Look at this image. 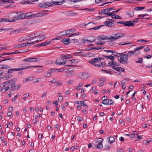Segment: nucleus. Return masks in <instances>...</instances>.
<instances>
[{"instance_id":"nucleus-1","label":"nucleus","mask_w":152,"mask_h":152,"mask_svg":"<svg viewBox=\"0 0 152 152\" xmlns=\"http://www.w3.org/2000/svg\"><path fill=\"white\" fill-rule=\"evenodd\" d=\"M114 36H111L110 37H108L107 39L109 41H112L117 40V39L122 37L125 35L124 33H118L114 34Z\"/></svg>"},{"instance_id":"nucleus-2","label":"nucleus","mask_w":152,"mask_h":152,"mask_svg":"<svg viewBox=\"0 0 152 152\" xmlns=\"http://www.w3.org/2000/svg\"><path fill=\"white\" fill-rule=\"evenodd\" d=\"M103 59V58L100 57L95 58L91 60L89 62L95 66L101 67V66H100L99 63L97 64L96 63Z\"/></svg>"},{"instance_id":"nucleus-3","label":"nucleus","mask_w":152,"mask_h":152,"mask_svg":"<svg viewBox=\"0 0 152 152\" xmlns=\"http://www.w3.org/2000/svg\"><path fill=\"white\" fill-rule=\"evenodd\" d=\"M120 57V58L118 59V61L120 63L123 64L128 63V57L126 54H121Z\"/></svg>"},{"instance_id":"nucleus-4","label":"nucleus","mask_w":152,"mask_h":152,"mask_svg":"<svg viewBox=\"0 0 152 152\" xmlns=\"http://www.w3.org/2000/svg\"><path fill=\"white\" fill-rule=\"evenodd\" d=\"M39 36L38 35L37 33L32 34H30L29 36H27L26 39L28 41L30 42H32L31 41Z\"/></svg>"},{"instance_id":"nucleus-5","label":"nucleus","mask_w":152,"mask_h":152,"mask_svg":"<svg viewBox=\"0 0 152 152\" xmlns=\"http://www.w3.org/2000/svg\"><path fill=\"white\" fill-rule=\"evenodd\" d=\"M66 62V60L64 59L63 57L61 55L60 58L56 59V64L57 65H64Z\"/></svg>"},{"instance_id":"nucleus-6","label":"nucleus","mask_w":152,"mask_h":152,"mask_svg":"<svg viewBox=\"0 0 152 152\" xmlns=\"http://www.w3.org/2000/svg\"><path fill=\"white\" fill-rule=\"evenodd\" d=\"M34 44V42H26L25 43H22L17 45L16 47L18 48H20L26 46H29Z\"/></svg>"},{"instance_id":"nucleus-7","label":"nucleus","mask_w":152,"mask_h":152,"mask_svg":"<svg viewBox=\"0 0 152 152\" xmlns=\"http://www.w3.org/2000/svg\"><path fill=\"white\" fill-rule=\"evenodd\" d=\"M79 78L82 80H86L89 77L88 74L87 72H82L78 74Z\"/></svg>"},{"instance_id":"nucleus-8","label":"nucleus","mask_w":152,"mask_h":152,"mask_svg":"<svg viewBox=\"0 0 152 152\" xmlns=\"http://www.w3.org/2000/svg\"><path fill=\"white\" fill-rule=\"evenodd\" d=\"M49 2H48L39 3L38 4V6L41 8H45L51 7V4H49Z\"/></svg>"},{"instance_id":"nucleus-9","label":"nucleus","mask_w":152,"mask_h":152,"mask_svg":"<svg viewBox=\"0 0 152 152\" xmlns=\"http://www.w3.org/2000/svg\"><path fill=\"white\" fill-rule=\"evenodd\" d=\"M23 61L26 62H35L39 61L40 59L39 58H33L25 59Z\"/></svg>"},{"instance_id":"nucleus-10","label":"nucleus","mask_w":152,"mask_h":152,"mask_svg":"<svg viewBox=\"0 0 152 152\" xmlns=\"http://www.w3.org/2000/svg\"><path fill=\"white\" fill-rule=\"evenodd\" d=\"M17 13L19 15H18V16L15 17L14 18V19L17 20L26 18V16L25 14H21V12H17Z\"/></svg>"},{"instance_id":"nucleus-11","label":"nucleus","mask_w":152,"mask_h":152,"mask_svg":"<svg viewBox=\"0 0 152 152\" xmlns=\"http://www.w3.org/2000/svg\"><path fill=\"white\" fill-rule=\"evenodd\" d=\"M108 65L112 67L113 69H115V68H117V67H118V66L120 65V64L115 61H110L108 63Z\"/></svg>"},{"instance_id":"nucleus-12","label":"nucleus","mask_w":152,"mask_h":152,"mask_svg":"<svg viewBox=\"0 0 152 152\" xmlns=\"http://www.w3.org/2000/svg\"><path fill=\"white\" fill-rule=\"evenodd\" d=\"M114 7L107 8L105 9H104L105 10L106 15L109 16H112L111 12H109L110 11L112 10H115Z\"/></svg>"},{"instance_id":"nucleus-13","label":"nucleus","mask_w":152,"mask_h":152,"mask_svg":"<svg viewBox=\"0 0 152 152\" xmlns=\"http://www.w3.org/2000/svg\"><path fill=\"white\" fill-rule=\"evenodd\" d=\"M15 21V19H9L8 18H0V23L3 22H14Z\"/></svg>"},{"instance_id":"nucleus-14","label":"nucleus","mask_w":152,"mask_h":152,"mask_svg":"<svg viewBox=\"0 0 152 152\" xmlns=\"http://www.w3.org/2000/svg\"><path fill=\"white\" fill-rule=\"evenodd\" d=\"M27 69L26 68H25V67L23 68H21L18 69H9L8 70V72H10V73H11L13 72V71H20L23 70H25Z\"/></svg>"},{"instance_id":"nucleus-15","label":"nucleus","mask_w":152,"mask_h":152,"mask_svg":"<svg viewBox=\"0 0 152 152\" xmlns=\"http://www.w3.org/2000/svg\"><path fill=\"white\" fill-rule=\"evenodd\" d=\"M15 79L13 78L12 79L9 80L5 81L3 83V87H4L5 86H9L10 85V83L13 82L15 80Z\"/></svg>"},{"instance_id":"nucleus-16","label":"nucleus","mask_w":152,"mask_h":152,"mask_svg":"<svg viewBox=\"0 0 152 152\" xmlns=\"http://www.w3.org/2000/svg\"><path fill=\"white\" fill-rule=\"evenodd\" d=\"M124 26H133L134 25L133 22L131 21H126L125 22H124Z\"/></svg>"},{"instance_id":"nucleus-17","label":"nucleus","mask_w":152,"mask_h":152,"mask_svg":"<svg viewBox=\"0 0 152 152\" xmlns=\"http://www.w3.org/2000/svg\"><path fill=\"white\" fill-rule=\"evenodd\" d=\"M105 26L108 27H112L115 26V24L113 23L110 22L109 21H106L104 23Z\"/></svg>"},{"instance_id":"nucleus-18","label":"nucleus","mask_w":152,"mask_h":152,"mask_svg":"<svg viewBox=\"0 0 152 152\" xmlns=\"http://www.w3.org/2000/svg\"><path fill=\"white\" fill-rule=\"evenodd\" d=\"M61 42L64 44L66 45L69 44L71 42V41L70 39L69 38H64L62 40Z\"/></svg>"},{"instance_id":"nucleus-19","label":"nucleus","mask_w":152,"mask_h":152,"mask_svg":"<svg viewBox=\"0 0 152 152\" xmlns=\"http://www.w3.org/2000/svg\"><path fill=\"white\" fill-rule=\"evenodd\" d=\"M89 42H92L96 41V38L94 36H89L88 37Z\"/></svg>"},{"instance_id":"nucleus-20","label":"nucleus","mask_w":152,"mask_h":152,"mask_svg":"<svg viewBox=\"0 0 152 152\" xmlns=\"http://www.w3.org/2000/svg\"><path fill=\"white\" fill-rule=\"evenodd\" d=\"M52 43V41H50L39 43V47H41L42 46H45Z\"/></svg>"},{"instance_id":"nucleus-21","label":"nucleus","mask_w":152,"mask_h":152,"mask_svg":"<svg viewBox=\"0 0 152 152\" xmlns=\"http://www.w3.org/2000/svg\"><path fill=\"white\" fill-rule=\"evenodd\" d=\"M102 56L103 57H104L105 58L110 59L112 61H113L115 59L114 57L113 56L111 55L107 56L104 55H102Z\"/></svg>"},{"instance_id":"nucleus-22","label":"nucleus","mask_w":152,"mask_h":152,"mask_svg":"<svg viewBox=\"0 0 152 152\" xmlns=\"http://www.w3.org/2000/svg\"><path fill=\"white\" fill-rule=\"evenodd\" d=\"M126 14L129 17H132L134 15V11L132 10H128L126 12Z\"/></svg>"},{"instance_id":"nucleus-23","label":"nucleus","mask_w":152,"mask_h":152,"mask_svg":"<svg viewBox=\"0 0 152 152\" xmlns=\"http://www.w3.org/2000/svg\"><path fill=\"white\" fill-rule=\"evenodd\" d=\"M114 69L119 72H125L124 69L120 67H117V68H115Z\"/></svg>"},{"instance_id":"nucleus-24","label":"nucleus","mask_w":152,"mask_h":152,"mask_svg":"<svg viewBox=\"0 0 152 152\" xmlns=\"http://www.w3.org/2000/svg\"><path fill=\"white\" fill-rule=\"evenodd\" d=\"M108 38V36H101L98 37L97 38V39L98 40H105L107 39Z\"/></svg>"},{"instance_id":"nucleus-25","label":"nucleus","mask_w":152,"mask_h":152,"mask_svg":"<svg viewBox=\"0 0 152 152\" xmlns=\"http://www.w3.org/2000/svg\"><path fill=\"white\" fill-rule=\"evenodd\" d=\"M33 15L32 12H28L25 14L26 18H30L34 17Z\"/></svg>"},{"instance_id":"nucleus-26","label":"nucleus","mask_w":152,"mask_h":152,"mask_svg":"<svg viewBox=\"0 0 152 152\" xmlns=\"http://www.w3.org/2000/svg\"><path fill=\"white\" fill-rule=\"evenodd\" d=\"M10 86H9L11 89L10 90V92L12 93L14 90V88L15 86V83H13L12 84H10Z\"/></svg>"},{"instance_id":"nucleus-27","label":"nucleus","mask_w":152,"mask_h":152,"mask_svg":"<svg viewBox=\"0 0 152 152\" xmlns=\"http://www.w3.org/2000/svg\"><path fill=\"white\" fill-rule=\"evenodd\" d=\"M61 55L63 57L64 59L65 60H66V59L71 58H72V56L69 55H66L64 54H62Z\"/></svg>"},{"instance_id":"nucleus-28","label":"nucleus","mask_w":152,"mask_h":152,"mask_svg":"<svg viewBox=\"0 0 152 152\" xmlns=\"http://www.w3.org/2000/svg\"><path fill=\"white\" fill-rule=\"evenodd\" d=\"M66 14L68 16H74L77 14V13L74 12L67 11Z\"/></svg>"},{"instance_id":"nucleus-29","label":"nucleus","mask_w":152,"mask_h":152,"mask_svg":"<svg viewBox=\"0 0 152 152\" xmlns=\"http://www.w3.org/2000/svg\"><path fill=\"white\" fill-rule=\"evenodd\" d=\"M78 55L80 56H82L83 57H85L86 56L87 53H85L84 51L79 52L77 53Z\"/></svg>"},{"instance_id":"nucleus-30","label":"nucleus","mask_w":152,"mask_h":152,"mask_svg":"<svg viewBox=\"0 0 152 152\" xmlns=\"http://www.w3.org/2000/svg\"><path fill=\"white\" fill-rule=\"evenodd\" d=\"M136 51H135V49L134 50L130 51L128 52L127 54L126 55L128 57H130L132 56L134 53L136 52Z\"/></svg>"},{"instance_id":"nucleus-31","label":"nucleus","mask_w":152,"mask_h":152,"mask_svg":"<svg viewBox=\"0 0 152 152\" xmlns=\"http://www.w3.org/2000/svg\"><path fill=\"white\" fill-rule=\"evenodd\" d=\"M109 138L108 142L110 144L113 143L115 141V138L113 137H110L108 138Z\"/></svg>"},{"instance_id":"nucleus-32","label":"nucleus","mask_w":152,"mask_h":152,"mask_svg":"<svg viewBox=\"0 0 152 152\" xmlns=\"http://www.w3.org/2000/svg\"><path fill=\"white\" fill-rule=\"evenodd\" d=\"M49 4H51V6H52L53 5H60V4H59V2L58 1H51V2H49Z\"/></svg>"},{"instance_id":"nucleus-33","label":"nucleus","mask_w":152,"mask_h":152,"mask_svg":"<svg viewBox=\"0 0 152 152\" xmlns=\"http://www.w3.org/2000/svg\"><path fill=\"white\" fill-rule=\"evenodd\" d=\"M1 1L6 4H7V3H14V2L11 0H1Z\"/></svg>"},{"instance_id":"nucleus-34","label":"nucleus","mask_w":152,"mask_h":152,"mask_svg":"<svg viewBox=\"0 0 152 152\" xmlns=\"http://www.w3.org/2000/svg\"><path fill=\"white\" fill-rule=\"evenodd\" d=\"M101 71L104 73L107 74H109L111 75L112 74V72L111 71H108L106 70H104L103 69H101Z\"/></svg>"},{"instance_id":"nucleus-35","label":"nucleus","mask_w":152,"mask_h":152,"mask_svg":"<svg viewBox=\"0 0 152 152\" xmlns=\"http://www.w3.org/2000/svg\"><path fill=\"white\" fill-rule=\"evenodd\" d=\"M104 47H102L101 46H99L97 47H94L91 48V49L92 50H100L102 49H104Z\"/></svg>"},{"instance_id":"nucleus-36","label":"nucleus","mask_w":152,"mask_h":152,"mask_svg":"<svg viewBox=\"0 0 152 152\" xmlns=\"http://www.w3.org/2000/svg\"><path fill=\"white\" fill-rule=\"evenodd\" d=\"M80 105L82 106H83L85 108H87L88 107V106L86 104L82 102V101H81L80 102Z\"/></svg>"},{"instance_id":"nucleus-37","label":"nucleus","mask_w":152,"mask_h":152,"mask_svg":"<svg viewBox=\"0 0 152 152\" xmlns=\"http://www.w3.org/2000/svg\"><path fill=\"white\" fill-rule=\"evenodd\" d=\"M12 29V28H0V32L1 31H7L11 30Z\"/></svg>"},{"instance_id":"nucleus-38","label":"nucleus","mask_w":152,"mask_h":152,"mask_svg":"<svg viewBox=\"0 0 152 152\" xmlns=\"http://www.w3.org/2000/svg\"><path fill=\"white\" fill-rule=\"evenodd\" d=\"M15 59L13 58H4V59H0V63H1V62H2V61H7V60H14Z\"/></svg>"},{"instance_id":"nucleus-39","label":"nucleus","mask_w":152,"mask_h":152,"mask_svg":"<svg viewBox=\"0 0 152 152\" xmlns=\"http://www.w3.org/2000/svg\"><path fill=\"white\" fill-rule=\"evenodd\" d=\"M96 147L98 148L101 149L103 148V146L102 143H98L96 145Z\"/></svg>"},{"instance_id":"nucleus-40","label":"nucleus","mask_w":152,"mask_h":152,"mask_svg":"<svg viewBox=\"0 0 152 152\" xmlns=\"http://www.w3.org/2000/svg\"><path fill=\"white\" fill-rule=\"evenodd\" d=\"M42 16V13H37L35 14H34L33 17L34 18H36L37 17H40Z\"/></svg>"},{"instance_id":"nucleus-41","label":"nucleus","mask_w":152,"mask_h":152,"mask_svg":"<svg viewBox=\"0 0 152 152\" xmlns=\"http://www.w3.org/2000/svg\"><path fill=\"white\" fill-rule=\"evenodd\" d=\"M82 44H84L86 42H89V41L88 39H85L84 38H83L82 39Z\"/></svg>"},{"instance_id":"nucleus-42","label":"nucleus","mask_w":152,"mask_h":152,"mask_svg":"<svg viewBox=\"0 0 152 152\" xmlns=\"http://www.w3.org/2000/svg\"><path fill=\"white\" fill-rule=\"evenodd\" d=\"M108 99H107L105 100H103V101L102 102V103L105 105H109L108 102Z\"/></svg>"},{"instance_id":"nucleus-43","label":"nucleus","mask_w":152,"mask_h":152,"mask_svg":"<svg viewBox=\"0 0 152 152\" xmlns=\"http://www.w3.org/2000/svg\"><path fill=\"white\" fill-rule=\"evenodd\" d=\"M42 67V66H28L26 67L25 68H26L27 69H29L30 68H32V67Z\"/></svg>"},{"instance_id":"nucleus-44","label":"nucleus","mask_w":152,"mask_h":152,"mask_svg":"<svg viewBox=\"0 0 152 152\" xmlns=\"http://www.w3.org/2000/svg\"><path fill=\"white\" fill-rule=\"evenodd\" d=\"M11 67L7 65H6L5 64H3L1 66V68H2V69H7Z\"/></svg>"},{"instance_id":"nucleus-45","label":"nucleus","mask_w":152,"mask_h":152,"mask_svg":"<svg viewBox=\"0 0 152 152\" xmlns=\"http://www.w3.org/2000/svg\"><path fill=\"white\" fill-rule=\"evenodd\" d=\"M51 76V74L48 71L47 72L45 73L43 75V76L45 77H49Z\"/></svg>"},{"instance_id":"nucleus-46","label":"nucleus","mask_w":152,"mask_h":152,"mask_svg":"<svg viewBox=\"0 0 152 152\" xmlns=\"http://www.w3.org/2000/svg\"><path fill=\"white\" fill-rule=\"evenodd\" d=\"M116 53H113L114 54H113V55L115 57H120L121 56V54H122L123 53H117V52H116Z\"/></svg>"},{"instance_id":"nucleus-47","label":"nucleus","mask_w":152,"mask_h":152,"mask_svg":"<svg viewBox=\"0 0 152 152\" xmlns=\"http://www.w3.org/2000/svg\"><path fill=\"white\" fill-rule=\"evenodd\" d=\"M145 7H135L134 9L135 10H140L144 9Z\"/></svg>"},{"instance_id":"nucleus-48","label":"nucleus","mask_w":152,"mask_h":152,"mask_svg":"<svg viewBox=\"0 0 152 152\" xmlns=\"http://www.w3.org/2000/svg\"><path fill=\"white\" fill-rule=\"evenodd\" d=\"M112 16H115V17H113V18L117 19H121L122 18L118 15H112Z\"/></svg>"},{"instance_id":"nucleus-49","label":"nucleus","mask_w":152,"mask_h":152,"mask_svg":"<svg viewBox=\"0 0 152 152\" xmlns=\"http://www.w3.org/2000/svg\"><path fill=\"white\" fill-rule=\"evenodd\" d=\"M110 148V145H106L104 146V150L108 151Z\"/></svg>"},{"instance_id":"nucleus-50","label":"nucleus","mask_w":152,"mask_h":152,"mask_svg":"<svg viewBox=\"0 0 152 152\" xmlns=\"http://www.w3.org/2000/svg\"><path fill=\"white\" fill-rule=\"evenodd\" d=\"M109 105H113L114 104V101L111 99H108V100Z\"/></svg>"},{"instance_id":"nucleus-51","label":"nucleus","mask_w":152,"mask_h":152,"mask_svg":"<svg viewBox=\"0 0 152 152\" xmlns=\"http://www.w3.org/2000/svg\"><path fill=\"white\" fill-rule=\"evenodd\" d=\"M56 86H59L60 85H62V83L61 81H56Z\"/></svg>"},{"instance_id":"nucleus-52","label":"nucleus","mask_w":152,"mask_h":152,"mask_svg":"<svg viewBox=\"0 0 152 152\" xmlns=\"http://www.w3.org/2000/svg\"><path fill=\"white\" fill-rule=\"evenodd\" d=\"M131 44V43L130 42H127L126 43L124 42H121L119 43V45H129Z\"/></svg>"},{"instance_id":"nucleus-53","label":"nucleus","mask_w":152,"mask_h":152,"mask_svg":"<svg viewBox=\"0 0 152 152\" xmlns=\"http://www.w3.org/2000/svg\"><path fill=\"white\" fill-rule=\"evenodd\" d=\"M19 32V30H14L12 31H11L10 32V34H17Z\"/></svg>"},{"instance_id":"nucleus-54","label":"nucleus","mask_w":152,"mask_h":152,"mask_svg":"<svg viewBox=\"0 0 152 152\" xmlns=\"http://www.w3.org/2000/svg\"><path fill=\"white\" fill-rule=\"evenodd\" d=\"M145 47V46H141L140 47H137L136 48H135V51H137L141 49H142L143 48H144Z\"/></svg>"},{"instance_id":"nucleus-55","label":"nucleus","mask_w":152,"mask_h":152,"mask_svg":"<svg viewBox=\"0 0 152 152\" xmlns=\"http://www.w3.org/2000/svg\"><path fill=\"white\" fill-rule=\"evenodd\" d=\"M122 9V8H121L116 11H113V12H111L112 14L113 15H115V14L117 13L118 12H119V11Z\"/></svg>"},{"instance_id":"nucleus-56","label":"nucleus","mask_w":152,"mask_h":152,"mask_svg":"<svg viewBox=\"0 0 152 152\" xmlns=\"http://www.w3.org/2000/svg\"><path fill=\"white\" fill-rule=\"evenodd\" d=\"M104 51L107 53H111L112 55L114 54L113 53H116V52L113 50H104Z\"/></svg>"},{"instance_id":"nucleus-57","label":"nucleus","mask_w":152,"mask_h":152,"mask_svg":"<svg viewBox=\"0 0 152 152\" xmlns=\"http://www.w3.org/2000/svg\"><path fill=\"white\" fill-rule=\"evenodd\" d=\"M143 61V59L142 58H140L137 61H136L135 62L137 63H142Z\"/></svg>"},{"instance_id":"nucleus-58","label":"nucleus","mask_w":152,"mask_h":152,"mask_svg":"<svg viewBox=\"0 0 152 152\" xmlns=\"http://www.w3.org/2000/svg\"><path fill=\"white\" fill-rule=\"evenodd\" d=\"M91 23H93L94 24H95V23H93V22H90L87 24L85 23L84 24H82L81 25L83 28H85L88 25Z\"/></svg>"},{"instance_id":"nucleus-59","label":"nucleus","mask_w":152,"mask_h":152,"mask_svg":"<svg viewBox=\"0 0 152 152\" xmlns=\"http://www.w3.org/2000/svg\"><path fill=\"white\" fill-rule=\"evenodd\" d=\"M69 30H65V31H61V32L60 33V34H61L62 33H64V32L66 34V35H68L69 34L70 32H69Z\"/></svg>"},{"instance_id":"nucleus-60","label":"nucleus","mask_w":152,"mask_h":152,"mask_svg":"<svg viewBox=\"0 0 152 152\" xmlns=\"http://www.w3.org/2000/svg\"><path fill=\"white\" fill-rule=\"evenodd\" d=\"M106 1H107V0H95V2L96 3L98 4L101 2H104Z\"/></svg>"},{"instance_id":"nucleus-61","label":"nucleus","mask_w":152,"mask_h":152,"mask_svg":"<svg viewBox=\"0 0 152 152\" xmlns=\"http://www.w3.org/2000/svg\"><path fill=\"white\" fill-rule=\"evenodd\" d=\"M71 42H72L75 43H77L79 42V41L77 39H73L71 40Z\"/></svg>"},{"instance_id":"nucleus-62","label":"nucleus","mask_w":152,"mask_h":152,"mask_svg":"<svg viewBox=\"0 0 152 152\" xmlns=\"http://www.w3.org/2000/svg\"><path fill=\"white\" fill-rule=\"evenodd\" d=\"M41 80V78L40 77H39L37 78H36L35 79L34 82V83H38Z\"/></svg>"},{"instance_id":"nucleus-63","label":"nucleus","mask_w":152,"mask_h":152,"mask_svg":"<svg viewBox=\"0 0 152 152\" xmlns=\"http://www.w3.org/2000/svg\"><path fill=\"white\" fill-rule=\"evenodd\" d=\"M43 71V69H38L36 71V73H39L42 72Z\"/></svg>"},{"instance_id":"nucleus-64","label":"nucleus","mask_w":152,"mask_h":152,"mask_svg":"<svg viewBox=\"0 0 152 152\" xmlns=\"http://www.w3.org/2000/svg\"><path fill=\"white\" fill-rule=\"evenodd\" d=\"M98 140L96 142L97 143H102V142H103V139H102V138H99L98 139Z\"/></svg>"}]
</instances>
